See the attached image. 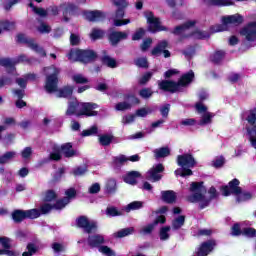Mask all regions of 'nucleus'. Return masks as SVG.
I'll return each mask as SVG.
<instances>
[{
	"label": "nucleus",
	"mask_w": 256,
	"mask_h": 256,
	"mask_svg": "<svg viewBox=\"0 0 256 256\" xmlns=\"http://www.w3.org/2000/svg\"><path fill=\"white\" fill-rule=\"evenodd\" d=\"M190 195L187 196V200L190 203H199L201 209H205L211 203L212 199H217L219 195L215 187H211L208 191L209 197L205 196L207 193V188L203 185V182H192L190 184Z\"/></svg>",
	"instance_id": "f257e3e1"
},
{
	"label": "nucleus",
	"mask_w": 256,
	"mask_h": 256,
	"mask_svg": "<svg viewBox=\"0 0 256 256\" xmlns=\"http://www.w3.org/2000/svg\"><path fill=\"white\" fill-rule=\"evenodd\" d=\"M46 77L45 89L48 93H56L58 97H71L73 95V87H64L61 90L57 89L58 75L60 73L59 68L50 66L44 69Z\"/></svg>",
	"instance_id": "f03ea898"
},
{
	"label": "nucleus",
	"mask_w": 256,
	"mask_h": 256,
	"mask_svg": "<svg viewBox=\"0 0 256 256\" xmlns=\"http://www.w3.org/2000/svg\"><path fill=\"white\" fill-rule=\"evenodd\" d=\"M29 7H31L33 13L39 15V17H47L49 13L50 15H59V11H62L63 19L66 22L69 21L73 15H77V6L69 2L62 3L60 7L52 6L48 9V11L43 8L35 7L32 2L29 3Z\"/></svg>",
	"instance_id": "7ed1b4c3"
},
{
	"label": "nucleus",
	"mask_w": 256,
	"mask_h": 256,
	"mask_svg": "<svg viewBox=\"0 0 256 256\" xmlns=\"http://www.w3.org/2000/svg\"><path fill=\"white\" fill-rule=\"evenodd\" d=\"M97 104L95 103H79L77 99L69 101L66 115H85L86 117H95L97 115Z\"/></svg>",
	"instance_id": "20e7f679"
},
{
	"label": "nucleus",
	"mask_w": 256,
	"mask_h": 256,
	"mask_svg": "<svg viewBox=\"0 0 256 256\" xmlns=\"http://www.w3.org/2000/svg\"><path fill=\"white\" fill-rule=\"evenodd\" d=\"M222 195L229 197V195H235L237 203H245L253 199V194L249 191L242 190L239 187V180L233 179L229 182L228 186L222 187Z\"/></svg>",
	"instance_id": "39448f33"
},
{
	"label": "nucleus",
	"mask_w": 256,
	"mask_h": 256,
	"mask_svg": "<svg viewBox=\"0 0 256 256\" xmlns=\"http://www.w3.org/2000/svg\"><path fill=\"white\" fill-rule=\"evenodd\" d=\"M195 77V73L193 71H189L184 74L178 82H173L169 80H163L158 82L159 89L162 91H169L170 93H176V91H181L183 87H187L193 78Z\"/></svg>",
	"instance_id": "423d86ee"
},
{
	"label": "nucleus",
	"mask_w": 256,
	"mask_h": 256,
	"mask_svg": "<svg viewBox=\"0 0 256 256\" xmlns=\"http://www.w3.org/2000/svg\"><path fill=\"white\" fill-rule=\"evenodd\" d=\"M195 23V20H189L183 25L177 26L174 29V35H181V37H193L194 39L209 38V32L207 31L197 29L193 32V29H195Z\"/></svg>",
	"instance_id": "0eeeda50"
},
{
	"label": "nucleus",
	"mask_w": 256,
	"mask_h": 256,
	"mask_svg": "<svg viewBox=\"0 0 256 256\" xmlns=\"http://www.w3.org/2000/svg\"><path fill=\"white\" fill-rule=\"evenodd\" d=\"M177 163L179 167H181L175 171V175L177 177L178 175L180 177H190V175H193V171H191V169L195 167V158H193L192 155L190 154L179 155L177 157Z\"/></svg>",
	"instance_id": "6e6552de"
},
{
	"label": "nucleus",
	"mask_w": 256,
	"mask_h": 256,
	"mask_svg": "<svg viewBox=\"0 0 256 256\" xmlns=\"http://www.w3.org/2000/svg\"><path fill=\"white\" fill-rule=\"evenodd\" d=\"M66 197L62 200H58L55 204L45 203L41 206L40 211L43 215L49 213L51 209H55L56 211H61V209H65V206L71 203V199L77 195V192L73 188H69L65 192Z\"/></svg>",
	"instance_id": "1a4fd4ad"
},
{
	"label": "nucleus",
	"mask_w": 256,
	"mask_h": 256,
	"mask_svg": "<svg viewBox=\"0 0 256 256\" xmlns=\"http://www.w3.org/2000/svg\"><path fill=\"white\" fill-rule=\"evenodd\" d=\"M243 23V16L241 14L227 15L222 17V24L211 27L212 33H221L227 31L229 25H241Z\"/></svg>",
	"instance_id": "9d476101"
},
{
	"label": "nucleus",
	"mask_w": 256,
	"mask_h": 256,
	"mask_svg": "<svg viewBox=\"0 0 256 256\" xmlns=\"http://www.w3.org/2000/svg\"><path fill=\"white\" fill-rule=\"evenodd\" d=\"M246 121L251 125V127H247V133L250 137L252 147L256 149V109L247 112Z\"/></svg>",
	"instance_id": "9b49d317"
},
{
	"label": "nucleus",
	"mask_w": 256,
	"mask_h": 256,
	"mask_svg": "<svg viewBox=\"0 0 256 256\" xmlns=\"http://www.w3.org/2000/svg\"><path fill=\"white\" fill-rule=\"evenodd\" d=\"M144 16L148 23V29L151 33H157V31H164L165 28L161 26V20L153 15V12L147 11Z\"/></svg>",
	"instance_id": "f8f14e48"
},
{
	"label": "nucleus",
	"mask_w": 256,
	"mask_h": 256,
	"mask_svg": "<svg viewBox=\"0 0 256 256\" xmlns=\"http://www.w3.org/2000/svg\"><path fill=\"white\" fill-rule=\"evenodd\" d=\"M17 41L18 43H27L28 47H30L32 51H35L36 53L40 54V57H45V55H47L45 53V50L41 48V46H39L37 43H35V40L27 38L25 34H18Z\"/></svg>",
	"instance_id": "ddd939ff"
},
{
	"label": "nucleus",
	"mask_w": 256,
	"mask_h": 256,
	"mask_svg": "<svg viewBox=\"0 0 256 256\" xmlns=\"http://www.w3.org/2000/svg\"><path fill=\"white\" fill-rule=\"evenodd\" d=\"M195 109L199 115H202L199 125H209L213 119V114L207 111V106H205L202 102H197Z\"/></svg>",
	"instance_id": "4468645a"
},
{
	"label": "nucleus",
	"mask_w": 256,
	"mask_h": 256,
	"mask_svg": "<svg viewBox=\"0 0 256 256\" xmlns=\"http://www.w3.org/2000/svg\"><path fill=\"white\" fill-rule=\"evenodd\" d=\"M78 227L84 229L86 233H95L97 231V222L88 220L87 217L81 216L77 219Z\"/></svg>",
	"instance_id": "2eb2a0df"
},
{
	"label": "nucleus",
	"mask_w": 256,
	"mask_h": 256,
	"mask_svg": "<svg viewBox=\"0 0 256 256\" xmlns=\"http://www.w3.org/2000/svg\"><path fill=\"white\" fill-rule=\"evenodd\" d=\"M165 171V167H163V164H156L154 165L146 174V179L148 181H152L153 183L157 181H161V173Z\"/></svg>",
	"instance_id": "dca6fc26"
},
{
	"label": "nucleus",
	"mask_w": 256,
	"mask_h": 256,
	"mask_svg": "<svg viewBox=\"0 0 256 256\" xmlns=\"http://www.w3.org/2000/svg\"><path fill=\"white\" fill-rule=\"evenodd\" d=\"M231 234L234 237H237L238 235H244L245 237H256V230L250 227L243 228L240 224H234Z\"/></svg>",
	"instance_id": "f3484780"
},
{
	"label": "nucleus",
	"mask_w": 256,
	"mask_h": 256,
	"mask_svg": "<svg viewBox=\"0 0 256 256\" xmlns=\"http://www.w3.org/2000/svg\"><path fill=\"white\" fill-rule=\"evenodd\" d=\"M133 105H139V98L130 95L126 98V101L116 104L115 109L116 111H127V109H131Z\"/></svg>",
	"instance_id": "a211bd4d"
},
{
	"label": "nucleus",
	"mask_w": 256,
	"mask_h": 256,
	"mask_svg": "<svg viewBox=\"0 0 256 256\" xmlns=\"http://www.w3.org/2000/svg\"><path fill=\"white\" fill-rule=\"evenodd\" d=\"M240 35L245 37L247 41H255L256 40V22H251L246 25L241 31Z\"/></svg>",
	"instance_id": "6ab92c4d"
},
{
	"label": "nucleus",
	"mask_w": 256,
	"mask_h": 256,
	"mask_svg": "<svg viewBox=\"0 0 256 256\" xmlns=\"http://www.w3.org/2000/svg\"><path fill=\"white\" fill-rule=\"evenodd\" d=\"M168 45H169V43H167V41H165V40L159 42L157 44V46L152 49L151 54L157 57L163 53V55L166 59L168 57H171V52H169V50H165V49H167Z\"/></svg>",
	"instance_id": "aec40b11"
},
{
	"label": "nucleus",
	"mask_w": 256,
	"mask_h": 256,
	"mask_svg": "<svg viewBox=\"0 0 256 256\" xmlns=\"http://www.w3.org/2000/svg\"><path fill=\"white\" fill-rule=\"evenodd\" d=\"M123 17H125V11L123 8H119L116 11L115 17L113 18L115 27H122V25H129V23H131L130 19H122Z\"/></svg>",
	"instance_id": "412c9836"
},
{
	"label": "nucleus",
	"mask_w": 256,
	"mask_h": 256,
	"mask_svg": "<svg viewBox=\"0 0 256 256\" xmlns=\"http://www.w3.org/2000/svg\"><path fill=\"white\" fill-rule=\"evenodd\" d=\"M215 245V240H209L207 242L202 243L201 246L198 248L197 255L207 256L209 253L213 251Z\"/></svg>",
	"instance_id": "4be33fe9"
},
{
	"label": "nucleus",
	"mask_w": 256,
	"mask_h": 256,
	"mask_svg": "<svg viewBox=\"0 0 256 256\" xmlns=\"http://www.w3.org/2000/svg\"><path fill=\"white\" fill-rule=\"evenodd\" d=\"M84 17L88 21H102L105 19V14L99 10L84 12Z\"/></svg>",
	"instance_id": "5701e85b"
},
{
	"label": "nucleus",
	"mask_w": 256,
	"mask_h": 256,
	"mask_svg": "<svg viewBox=\"0 0 256 256\" xmlns=\"http://www.w3.org/2000/svg\"><path fill=\"white\" fill-rule=\"evenodd\" d=\"M105 243V237L103 235H92L88 237L89 247H101Z\"/></svg>",
	"instance_id": "b1692460"
},
{
	"label": "nucleus",
	"mask_w": 256,
	"mask_h": 256,
	"mask_svg": "<svg viewBox=\"0 0 256 256\" xmlns=\"http://www.w3.org/2000/svg\"><path fill=\"white\" fill-rule=\"evenodd\" d=\"M129 37V31L127 32H112L109 36V39L112 45H117L119 41H123Z\"/></svg>",
	"instance_id": "393cba45"
},
{
	"label": "nucleus",
	"mask_w": 256,
	"mask_h": 256,
	"mask_svg": "<svg viewBox=\"0 0 256 256\" xmlns=\"http://www.w3.org/2000/svg\"><path fill=\"white\" fill-rule=\"evenodd\" d=\"M140 176L141 174L138 171H131L123 176V181L128 185H137V178Z\"/></svg>",
	"instance_id": "a878e982"
},
{
	"label": "nucleus",
	"mask_w": 256,
	"mask_h": 256,
	"mask_svg": "<svg viewBox=\"0 0 256 256\" xmlns=\"http://www.w3.org/2000/svg\"><path fill=\"white\" fill-rule=\"evenodd\" d=\"M159 223H165V216H159L158 218H156L154 223L143 227L141 233H143L144 235H149V233H151L153 229H155V225H159Z\"/></svg>",
	"instance_id": "bb28decb"
},
{
	"label": "nucleus",
	"mask_w": 256,
	"mask_h": 256,
	"mask_svg": "<svg viewBox=\"0 0 256 256\" xmlns=\"http://www.w3.org/2000/svg\"><path fill=\"white\" fill-rule=\"evenodd\" d=\"M61 153L66 157L77 156V150H73V145L71 143H65L61 146Z\"/></svg>",
	"instance_id": "cd10ccee"
},
{
	"label": "nucleus",
	"mask_w": 256,
	"mask_h": 256,
	"mask_svg": "<svg viewBox=\"0 0 256 256\" xmlns=\"http://www.w3.org/2000/svg\"><path fill=\"white\" fill-rule=\"evenodd\" d=\"M0 65L5 67L8 73H14L15 71V61L9 58H0Z\"/></svg>",
	"instance_id": "c85d7f7f"
},
{
	"label": "nucleus",
	"mask_w": 256,
	"mask_h": 256,
	"mask_svg": "<svg viewBox=\"0 0 256 256\" xmlns=\"http://www.w3.org/2000/svg\"><path fill=\"white\" fill-rule=\"evenodd\" d=\"M97 58V53L93 50H82V63H89V61H93Z\"/></svg>",
	"instance_id": "c756f323"
},
{
	"label": "nucleus",
	"mask_w": 256,
	"mask_h": 256,
	"mask_svg": "<svg viewBox=\"0 0 256 256\" xmlns=\"http://www.w3.org/2000/svg\"><path fill=\"white\" fill-rule=\"evenodd\" d=\"M208 5H213L214 7H229L233 5L232 0H204Z\"/></svg>",
	"instance_id": "7c9ffc66"
},
{
	"label": "nucleus",
	"mask_w": 256,
	"mask_h": 256,
	"mask_svg": "<svg viewBox=\"0 0 256 256\" xmlns=\"http://www.w3.org/2000/svg\"><path fill=\"white\" fill-rule=\"evenodd\" d=\"M106 193L113 194L117 191V180L110 178L106 181L105 184Z\"/></svg>",
	"instance_id": "2f4dec72"
},
{
	"label": "nucleus",
	"mask_w": 256,
	"mask_h": 256,
	"mask_svg": "<svg viewBox=\"0 0 256 256\" xmlns=\"http://www.w3.org/2000/svg\"><path fill=\"white\" fill-rule=\"evenodd\" d=\"M162 199L165 201V203H175V199H177V196L175 195V192L173 191H162Z\"/></svg>",
	"instance_id": "473e14b6"
},
{
	"label": "nucleus",
	"mask_w": 256,
	"mask_h": 256,
	"mask_svg": "<svg viewBox=\"0 0 256 256\" xmlns=\"http://www.w3.org/2000/svg\"><path fill=\"white\" fill-rule=\"evenodd\" d=\"M156 159H161L163 157H169L171 151L168 147L158 148L153 151Z\"/></svg>",
	"instance_id": "72a5a7b5"
},
{
	"label": "nucleus",
	"mask_w": 256,
	"mask_h": 256,
	"mask_svg": "<svg viewBox=\"0 0 256 256\" xmlns=\"http://www.w3.org/2000/svg\"><path fill=\"white\" fill-rule=\"evenodd\" d=\"M14 28L15 22L9 20L0 21V35L3 31H11Z\"/></svg>",
	"instance_id": "f704fd0d"
},
{
	"label": "nucleus",
	"mask_w": 256,
	"mask_h": 256,
	"mask_svg": "<svg viewBox=\"0 0 256 256\" xmlns=\"http://www.w3.org/2000/svg\"><path fill=\"white\" fill-rule=\"evenodd\" d=\"M157 107H143L136 111V117H147V115H151L153 111H155Z\"/></svg>",
	"instance_id": "c9c22d12"
},
{
	"label": "nucleus",
	"mask_w": 256,
	"mask_h": 256,
	"mask_svg": "<svg viewBox=\"0 0 256 256\" xmlns=\"http://www.w3.org/2000/svg\"><path fill=\"white\" fill-rule=\"evenodd\" d=\"M36 75L35 74H28L25 76V78H18L16 80V83H18L19 87H27V81H35L36 79Z\"/></svg>",
	"instance_id": "e433bc0d"
},
{
	"label": "nucleus",
	"mask_w": 256,
	"mask_h": 256,
	"mask_svg": "<svg viewBox=\"0 0 256 256\" xmlns=\"http://www.w3.org/2000/svg\"><path fill=\"white\" fill-rule=\"evenodd\" d=\"M12 219H13L16 223H20V221H23V219H27L26 211H23V210H15V211L12 213Z\"/></svg>",
	"instance_id": "4c0bfd02"
},
{
	"label": "nucleus",
	"mask_w": 256,
	"mask_h": 256,
	"mask_svg": "<svg viewBox=\"0 0 256 256\" xmlns=\"http://www.w3.org/2000/svg\"><path fill=\"white\" fill-rule=\"evenodd\" d=\"M83 50H71L68 54L69 61H81Z\"/></svg>",
	"instance_id": "58836bf2"
},
{
	"label": "nucleus",
	"mask_w": 256,
	"mask_h": 256,
	"mask_svg": "<svg viewBox=\"0 0 256 256\" xmlns=\"http://www.w3.org/2000/svg\"><path fill=\"white\" fill-rule=\"evenodd\" d=\"M17 156L15 152H7L4 155L0 156V165H5V163H9Z\"/></svg>",
	"instance_id": "ea45409f"
},
{
	"label": "nucleus",
	"mask_w": 256,
	"mask_h": 256,
	"mask_svg": "<svg viewBox=\"0 0 256 256\" xmlns=\"http://www.w3.org/2000/svg\"><path fill=\"white\" fill-rule=\"evenodd\" d=\"M134 232H135V228L133 227L124 228L114 233V237H118V238L127 237V235H133Z\"/></svg>",
	"instance_id": "a19ab883"
},
{
	"label": "nucleus",
	"mask_w": 256,
	"mask_h": 256,
	"mask_svg": "<svg viewBox=\"0 0 256 256\" xmlns=\"http://www.w3.org/2000/svg\"><path fill=\"white\" fill-rule=\"evenodd\" d=\"M99 253L104 256H117V252L111 249L109 246L102 245L98 248Z\"/></svg>",
	"instance_id": "79ce46f5"
},
{
	"label": "nucleus",
	"mask_w": 256,
	"mask_h": 256,
	"mask_svg": "<svg viewBox=\"0 0 256 256\" xmlns=\"http://www.w3.org/2000/svg\"><path fill=\"white\" fill-rule=\"evenodd\" d=\"M112 141L113 136L111 134H103L99 136V143L104 147H107V145H111Z\"/></svg>",
	"instance_id": "37998d69"
},
{
	"label": "nucleus",
	"mask_w": 256,
	"mask_h": 256,
	"mask_svg": "<svg viewBox=\"0 0 256 256\" xmlns=\"http://www.w3.org/2000/svg\"><path fill=\"white\" fill-rule=\"evenodd\" d=\"M142 207H143V202L134 201L125 207V211L129 213L130 211H137V209H141Z\"/></svg>",
	"instance_id": "c03bdc74"
},
{
	"label": "nucleus",
	"mask_w": 256,
	"mask_h": 256,
	"mask_svg": "<svg viewBox=\"0 0 256 256\" xmlns=\"http://www.w3.org/2000/svg\"><path fill=\"white\" fill-rule=\"evenodd\" d=\"M41 217V211L39 209L26 210V219H37Z\"/></svg>",
	"instance_id": "a18cd8bd"
},
{
	"label": "nucleus",
	"mask_w": 256,
	"mask_h": 256,
	"mask_svg": "<svg viewBox=\"0 0 256 256\" xmlns=\"http://www.w3.org/2000/svg\"><path fill=\"white\" fill-rule=\"evenodd\" d=\"M223 57H225V52L223 50H218L211 56V61L213 63H220V61H223Z\"/></svg>",
	"instance_id": "49530a36"
},
{
	"label": "nucleus",
	"mask_w": 256,
	"mask_h": 256,
	"mask_svg": "<svg viewBox=\"0 0 256 256\" xmlns=\"http://www.w3.org/2000/svg\"><path fill=\"white\" fill-rule=\"evenodd\" d=\"M36 29L38 33H42L43 35L51 33V26L44 22H41L40 25L36 26Z\"/></svg>",
	"instance_id": "de8ad7c7"
},
{
	"label": "nucleus",
	"mask_w": 256,
	"mask_h": 256,
	"mask_svg": "<svg viewBox=\"0 0 256 256\" xmlns=\"http://www.w3.org/2000/svg\"><path fill=\"white\" fill-rule=\"evenodd\" d=\"M183 225H185V216H179L172 222V226L174 229H181Z\"/></svg>",
	"instance_id": "09e8293b"
},
{
	"label": "nucleus",
	"mask_w": 256,
	"mask_h": 256,
	"mask_svg": "<svg viewBox=\"0 0 256 256\" xmlns=\"http://www.w3.org/2000/svg\"><path fill=\"white\" fill-rule=\"evenodd\" d=\"M107 217H119L122 215L121 211L117 210V208L110 206L106 209Z\"/></svg>",
	"instance_id": "8fccbe9b"
},
{
	"label": "nucleus",
	"mask_w": 256,
	"mask_h": 256,
	"mask_svg": "<svg viewBox=\"0 0 256 256\" xmlns=\"http://www.w3.org/2000/svg\"><path fill=\"white\" fill-rule=\"evenodd\" d=\"M169 231H171V227L164 226L160 229V240L167 241L169 239Z\"/></svg>",
	"instance_id": "3c124183"
},
{
	"label": "nucleus",
	"mask_w": 256,
	"mask_h": 256,
	"mask_svg": "<svg viewBox=\"0 0 256 256\" xmlns=\"http://www.w3.org/2000/svg\"><path fill=\"white\" fill-rule=\"evenodd\" d=\"M97 131H98V128L96 125H94L89 129L82 131L81 135L82 137H91V135H97Z\"/></svg>",
	"instance_id": "603ef678"
},
{
	"label": "nucleus",
	"mask_w": 256,
	"mask_h": 256,
	"mask_svg": "<svg viewBox=\"0 0 256 256\" xmlns=\"http://www.w3.org/2000/svg\"><path fill=\"white\" fill-rule=\"evenodd\" d=\"M35 253H37V246H35L33 243H30L27 245V251L23 252L22 256H32L35 255Z\"/></svg>",
	"instance_id": "864d4df0"
},
{
	"label": "nucleus",
	"mask_w": 256,
	"mask_h": 256,
	"mask_svg": "<svg viewBox=\"0 0 256 256\" xmlns=\"http://www.w3.org/2000/svg\"><path fill=\"white\" fill-rule=\"evenodd\" d=\"M102 61H103L104 65H107V67H111L112 69L117 67V62L115 61V59H113L109 56H104L102 58Z\"/></svg>",
	"instance_id": "5fc2aeb1"
},
{
	"label": "nucleus",
	"mask_w": 256,
	"mask_h": 256,
	"mask_svg": "<svg viewBox=\"0 0 256 256\" xmlns=\"http://www.w3.org/2000/svg\"><path fill=\"white\" fill-rule=\"evenodd\" d=\"M213 167L219 169V167H223L225 165V158L223 156H218L212 161Z\"/></svg>",
	"instance_id": "6e6d98bb"
},
{
	"label": "nucleus",
	"mask_w": 256,
	"mask_h": 256,
	"mask_svg": "<svg viewBox=\"0 0 256 256\" xmlns=\"http://www.w3.org/2000/svg\"><path fill=\"white\" fill-rule=\"evenodd\" d=\"M135 117H137L136 114H128L123 116L122 118L123 125H131V123L135 122Z\"/></svg>",
	"instance_id": "4d7b16f0"
},
{
	"label": "nucleus",
	"mask_w": 256,
	"mask_h": 256,
	"mask_svg": "<svg viewBox=\"0 0 256 256\" xmlns=\"http://www.w3.org/2000/svg\"><path fill=\"white\" fill-rule=\"evenodd\" d=\"M91 39L95 41L96 39H101L103 37V31L97 28H94L92 32L90 33Z\"/></svg>",
	"instance_id": "13d9d810"
},
{
	"label": "nucleus",
	"mask_w": 256,
	"mask_h": 256,
	"mask_svg": "<svg viewBox=\"0 0 256 256\" xmlns=\"http://www.w3.org/2000/svg\"><path fill=\"white\" fill-rule=\"evenodd\" d=\"M0 245H2L4 251H9V247H11V240L7 237H0Z\"/></svg>",
	"instance_id": "bf43d9fd"
},
{
	"label": "nucleus",
	"mask_w": 256,
	"mask_h": 256,
	"mask_svg": "<svg viewBox=\"0 0 256 256\" xmlns=\"http://www.w3.org/2000/svg\"><path fill=\"white\" fill-rule=\"evenodd\" d=\"M73 81L75 83H78V84H85V83L89 82V80L85 76H83L81 74L74 75L73 76Z\"/></svg>",
	"instance_id": "052dcab7"
},
{
	"label": "nucleus",
	"mask_w": 256,
	"mask_h": 256,
	"mask_svg": "<svg viewBox=\"0 0 256 256\" xmlns=\"http://www.w3.org/2000/svg\"><path fill=\"white\" fill-rule=\"evenodd\" d=\"M85 173H87V166H79L73 170V175H75V177L85 175Z\"/></svg>",
	"instance_id": "680f3d73"
},
{
	"label": "nucleus",
	"mask_w": 256,
	"mask_h": 256,
	"mask_svg": "<svg viewBox=\"0 0 256 256\" xmlns=\"http://www.w3.org/2000/svg\"><path fill=\"white\" fill-rule=\"evenodd\" d=\"M127 161H129V158L125 155H120V156L114 158V163L116 165H123V164L127 163Z\"/></svg>",
	"instance_id": "e2e57ef3"
},
{
	"label": "nucleus",
	"mask_w": 256,
	"mask_h": 256,
	"mask_svg": "<svg viewBox=\"0 0 256 256\" xmlns=\"http://www.w3.org/2000/svg\"><path fill=\"white\" fill-rule=\"evenodd\" d=\"M57 199V194L53 190H49L46 192L45 201L46 203H51V201Z\"/></svg>",
	"instance_id": "0e129e2a"
},
{
	"label": "nucleus",
	"mask_w": 256,
	"mask_h": 256,
	"mask_svg": "<svg viewBox=\"0 0 256 256\" xmlns=\"http://www.w3.org/2000/svg\"><path fill=\"white\" fill-rule=\"evenodd\" d=\"M143 35H145V30L143 28H140L134 33V35L132 36V40L139 41V39L143 38Z\"/></svg>",
	"instance_id": "69168bd1"
},
{
	"label": "nucleus",
	"mask_w": 256,
	"mask_h": 256,
	"mask_svg": "<svg viewBox=\"0 0 256 256\" xmlns=\"http://www.w3.org/2000/svg\"><path fill=\"white\" fill-rule=\"evenodd\" d=\"M52 249L54 253H63V251H65V246L60 243H54L52 244Z\"/></svg>",
	"instance_id": "338daca9"
},
{
	"label": "nucleus",
	"mask_w": 256,
	"mask_h": 256,
	"mask_svg": "<svg viewBox=\"0 0 256 256\" xmlns=\"http://www.w3.org/2000/svg\"><path fill=\"white\" fill-rule=\"evenodd\" d=\"M137 67H144L147 68L149 67V63L147 62V58H138L135 62Z\"/></svg>",
	"instance_id": "774afa93"
}]
</instances>
